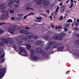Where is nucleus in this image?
Instances as JSON below:
<instances>
[{"instance_id": "nucleus-1", "label": "nucleus", "mask_w": 79, "mask_h": 79, "mask_svg": "<svg viewBox=\"0 0 79 79\" xmlns=\"http://www.w3.org/2000/svg\"><path fill=\"white\" fill-rule=\"evenodd\" d=\"M2 41H1L0 42V46H3V47H4V46H5V44H8L9 42L10 43V44H11V45H13V44H14L13 39V38L10 37L3 39L2 40Z\"/></svg>"}, {"instance_id": "nucleus-2", "label": "nucleus", "mask_w": 79, "mask_h": 79, "mask_svg": "<svg viewBox=\"0 0 79 79\" xmlns=\"http://www.w3.org/2000/svg\"><path fill=\"white\" fill-rule=\"evenodd\" d=\"M30 34H28L27 35H29L28 37H25V36H20V39L21 40H24V41H27V42H31V40L30 39H33L34 37V35L32 33L30 32Z\"/></svg>"}, {"instance_id": "nucleus-3", "label": "nucleus", "mask_w": 79, "mask_h": 79, "mask_svg": "<svg viewBox=\"0 0 79 79\" xmlns=\"http://www.w3.org/2000/svg\"><path fill=\"white\" fill-rule=\"evenodd\" d=\"M17 26V25H14L13 26V27H11L8 29V32L11 34H13L17 31V29H19V27ZM17 27V28H16V27Z\"/></svg>"}, {"instance_id": "nucleus-4", "label": "nucleus", "mask_w": 79, "mask_h": 79, "mask_svg": "<svg viewBox=\"0 0 79 79\" xmlns=\"http://www.w3.org/2000/svg\"><path fill=\"white\" fill-rule=\"evenodd\" d=\"M16 52H18L21 55H23L24 56H27V52L26 50H16Z\"/></svg>"}, {"instance_id": "nucleus-5", "label": "nucleus", "mask_w": 79, "mask_h": 79, "mask_svg": "<svg viewBox=\"0 0 79 79\" xmlns=\"http://www.w3.org/2000/svg\"><path fill=\"white\" fill-rule=\"evenodd\" d=\"M36 52L37 53H41V55H42L43 57H44L47 59V56H48L47 55V52H45L44 51L41 50L40 51H39V50H36Z\"/></svg>"}, {"instance_id": "nucleus-6", "label": "nucleus", "mask_w": 79, "mask_h": 79, "mask_svg": "<svg viewBox=\"0 0 79 79\" xmlns=\"http://www.w3.org/2000/svg\"><path fill=\"white\" fill-rule=\"evenodd\" d=\"M9 17V14L7 11H6L1 16V18L2 20H3V19H7Z\"/></svg>"}, {"instance_id": "nucleus-7", "label": "nucleus", "mask_w": 79, "mask_h": 79, "mask_svg": "<svg viewBox=\"0 0 79 79\" xmlns=\"http://www.w3.org/2000/svg\"><path fill=\"white\" fill-rule=\"evenodd\" d=\"M50 38H52L54 40H61L63 39L62 37H59V35L56 34H55L52 37H50Z\"/></svg>"}, {"instance_id": "nucleus-8", "label": "nucleus", "mask_w": 79, "mask_h": 79, "mask_svg": "<svg viewBox=\"0 0 79 79\" xmlns=\"http://www.w3.org/2000/svg\"><path fill=\"white\" fill-rule=\"evenodd\" d=\"M55 44H56V42L55 41H49V43L48 44L47 47L46 48V50H49V49L51 48V46H52V45H55Z\"/></svg>"}, {"instance_id": "nucleus-9", "label": "nucleus", "mask_w": 79, "mask_h": 79, "mask_svg": "<svg viewBox=\"0 0 79 79\" xmlns=\"http://www.w3.org/2000/svg\"><path fill=\"white\" fill-rule=\"evenodd\" d=\"M6 72V68H3L0 69V79H2L3 77V76H4V74H5Z\"/></svg>"}, {"instance_id": "nucleus-10", "label": "nucleus", "mask_w": 79, "mask_h": 79, "mask_svg": "<svg viewBox=\"0 0 79 79\" xmlns=\"http://www.w3.org/2000/svg\"><path fill=\"white\" fill-rule=\"evenodd\" d=\"M19 32L21 34H24L25 35H27L28 34H31L30 32L28 31L27 30H25L23 29H20Z\"/></svg>"}, {"instance_id": "nucleus-11", "label": "nucleus", "mask_w": 79, "mask_h": 79, "mask_svg": "<svg viewBox=\"0 0 79 79\" xmlns=\"http://www.w3.org/2000/svg\"><path fill=\"white\" fill-rule=\"evenodd\" d=\"M43 4L44 6H47L50 5V2L48 1V0H43Z\"/></svg>"}, {"instance_id": "nucleus-12", "label": "nucleus", "mask_w": 79, "mask_h": 79, "mask_svg": "<svg viewBox=\"0 0 79 79\" xmlns=\"http://www.w3.org/2000/svg\"><path fill=\"white\" fill-rule=\"evenodd\" d=\"M43 44H44V42L42 41H39L38 40L36 41L35 43V44L37 45H39L40 46H42L43 45Z\"/></svg>"}, {"instance_id": "nucleus-13", "label": "nucleus", "mask_w": 79, "mask_h": 79, "mask_svg": "<svg viewBox=\"0 0 79 79\" xmlns=\"http://www.w3.org/2000/svg\"><path fill=\"white\" fill-rule=\"evenodd\" d=\"M30 58L32 60H33V61H37V60H39V57L37 56H34L30 57Z\"/></svg>"}, {"instance_id": "nucleus-14", "label": "nucleus", "mask_w": 79, "mask_h": 79, "mask_svg": "<svg viewBox=\"0 0 79 79\" xmlns=\"http://www.w3.org/2000/svg\"><path fill=\"white\" fill-rule=\"evenodd\" d=\"M14 3H15L16 4H14V6L15 7H18L19 5V0H14Z\"/></svg>"}, {"instance_id": "nucleus-15", "label": "nucleus", "mask_w": 79, "mask_h": 79, "mask_svg": "<svg viewBox=\"0 0 79 79\" xmlns=\"http://www.w3.org/2000/svg\"><path fill=\"white\" fill-rule=\"evenodd\" d=\"M68 52H69L70 53H71L73 55H76V53H77V52L76 50H68Z\"/></svg>"}, {"instance_id": "nucleus-16", "label": "nucleus", "mask_w": 79, "mask_h": 79, "mask_svg": "<svg viewBox=\"0 0 79 79\" xmlns=\"http://www.w3.org/2000/svg\"><path fill=\"white\" fill-rule=\"evenodd\" d=\"M42 39H44L45 40H48V41L51 40H52L51 38H50V36H48L47 35H46V36L44 37H42Z\"/></svg>"}, {"instance_id": "nucleus-17", "label": "nucleus", "mask_w": 79, "mask_h": 79, "mask_svg": "<svg viewBox=\"0 0 79 79\" xmlns=\"http://www.w3.org/2000/svg\"><path fill=\"white\" fill-rule=\"evenodd\" d=\"M16 42L18 45H21L23 43V41L20 40H16Z\"/></svg>"}, {"instance_id": "nucleus-18", "label": "nucleus", "mask_w": 79, "mask_h": 79, "mask_svg": "<svg viewBox=\"0 0 79 79\" xmlns=\"http://www.w3.org/2000/svg\"><path fill=\"white\" fill-rule=\"evenodd\" d=\"M65 9H66V6H61L60 9V12L61 13H63L64 10H65Z\"/></svg>"}, {"instance_id": "nucleus-19", "label": "nucleus", "mask_w": 79, "mask_h": 79, "mask_svg": "<svg viewBox=\"0 0 79 79\" xmlns=\"http://www.w3.org/2000/svg\"><path fill=\"white\" fill-rule=\"evenodd\" d=\"M59 37H65L66 35V34L64 32H62L59 34Z\"/></svg>"}, {"instance_id": "nucleus-20", "label": "nucleus", "mask_w": 79, "mask_h": 79, "mask_svg": "<svg viewBox=\"0 0 79 79\" xmlns=\"http://www.w3.org/2000/svg\"><path fill=\"white\" fill-rule=\"evenodd\" d=\"M24 45L26 46L27 50H31V45L24 44Z\"/></svg>"}, {"instance_id": "nucleus-21", "label": "nucleus", "mask_w": 79, "mask_h": 79, "mask_svg": "<svg viewBox=\"0 0 79 79\" xmlns=\"http://www.w3.org/2000/svg\"><path fill=\"white\" fill-rule=\"evenodd\" d=\"M36 2L37 4L40 5H41V3H42V0H36Z\"/></svg>"}, {"instance_id": "nucleus-22", "label": "nucleus", "mask_w": 79, "mask_h": 79, "mask_svg": "<svg viewBox=\"0 0 79 79\" xmlns=\"http://www.w3.org/2000/svg\"><path fill=\"white\" fill-rule=\"evenodd\" d=\"M0 7H1V9H2V10H3L6 8V6H4V3H3L2 4L0 5Z\"/></svg>"}, {"instance_id": "nucleus-23", "label": "nucleus", "mask_w": 79, "mask_h": 79, "mask_svg": "<svg viewBox=\"0 0 79 79\" xmlns=\"http://www.w3.org/2000/svg\"><path fill=\"white\" fill-rule=\"evenodd\" d=\"M74 36L77 37V38H79V33H75L74 34Z\"/></svg>"}, {"instance_id": "nucleus-24", "label": "nucleus", "mask_w": 79, "mask_h": 79, "mask_svg": "<svg viewBox=\"0 0 79 79\" xmlns=\"http://www.w3.org/2000/svg\"><path fill=\"white\" fill-rule=\"evenodd\" d=\"M15 19L16 21H21V19L19 17H15Z\"/></svg>"}, {"instance_id": "nucleus-25", "label": "nucleus", "mask_w": 79, "mask_h": 79, "mask_svg": "<svg viewBox=\"0 0 79 79\" xmlns=\"http://www.w3.org/2000/svg\"><path fill=\"white\" fill-rule=\"evenodd\" d=\"M29 51H30L31 55H33V54L35 53V51L33 50H30Z\"/></svg>"}, {"instance_id": "nucleus-26", "label": "nucleus", "mask_w": 79, "mask_h": 79, "mask_svg": "<svg viewBox=\"0 0 79 79\" xmlns=\"http://www.w3.org/2000/svg\"><path fill=\"white\" fill-rule=\"evenodd\" d=\"M13 3V0H12L10 2L8 3V6H10V5H12Z\"/></svg>"}, {"instance_id": "nucleus-27", "label": "nucleus", "mask_w": 79, "mask_h": 79, "mask_svg": "<svg viewBox=\"0 0 79 79\" xmlns=\"http://www.w3.org/2000/svg\"><path fill=\"white\" fill-rule=\"evenodd\" d=\"M70 26V23H67L64 25V27H69Z\"/></svg>"}, {"instance_id": "nucleus-28", "label": "nucleus", "mask_w": 79, "mask_h": 79, "mask_svg": "<svg viewBox=\"0 0 79 79\" xmlns=\"http://www.w3.org/2000/svg\"><path fill=\"white\" fill-rule=\"evenodd\" d=\"M10 14H13V13H15V11H14V10L13 9H11L10 10Z\"/></svg>"}, {"instance_id": "nucleus-29", "label": "nucleus", "mask_w": 79, "mask_h": 79, "mask_svg": "<svg viewBox=\"0 0 79 79\" xmlns=\"http://www.w3.org/2000/svg\"><path fill=\"white\" fill-rule=\"evenodd\" d=\"M64 49V46H62L59 48L57 50H63Z\"/></svg>"}, {"instance_id": "nucleus-30", "label": "nucleus", "mask_w": 79, "mask_h": 79, "mask_svg": "<svg viewBox=\"0 0 79 79\" xmlns=\"http://www.w3.org/2000/svg\"><path fill=\"white\" fill-rule=\"evenodd\" d=\"M66 23H73V20L71 19H69L68 20H67Z\"/></svg>"}, {"instance_id": "nucleus-31", "label": "nucleus", "mask_w": 79, "mask_h": 79, "mask_svg": "<svg viewBox=\"0 0 79 79\" xmlns=\"http://www.w3.org/2000/svg\"><path fill=\"white\" fill-rule=\"evenodd\" d=\"M19 50H25L24 48L21 46H19L18 47Z\"/></svg>"}, {"instance_id": "nucleus-32", "label": "nucleus", "mask_w": 79, "mask_h": 79, "mask_svg": "<svg viewBox=\"0 0 79 79\" xmlns=\"http://www.w3.org/2000/svg\"><path fill=\"white\" fill-rule=\"evenodd\" d=\"M13 48H14V50H16L17 48V46H16L15 44L13 45Z\"/></svg>"}, {"instance_id": "nucleus-33", "label": "nucleus", "mask_w": 79, "mask_h": 79, "mask_svg": "<svg viewBox=\"0 0 79 79\" xmlns=\"http://www.w3.org/2000/svg\"><path fill=\"white\" fill-rule=\"evenodd\" d=\"M4 54H1L0 55V58H4Z\"/></svg>"}, {"instance_id": "nucleus-34", "label": "nucleus", "mask_w": 79, "mask_h": 79, "mask_svg": "<svg viewBox=\"0 0 79 79\" xmlns=\"http://www.w3.org/2000/svg\"><path fill=\"white\" fill-rule=\"evenodd\" d=\"M4 33V31L3 30L0 29V34H3Z\"/></svg>"}, {"instance_id": "nucleus-35", "label": "nucleus", "mask_w": 79, "mask_h": 79, "mask_svg": "<svg viewBox=\"0 0 79 79\" xmlns=\"http://www.w3.org/2000/svg\"><path fill=\"white\" fill-rule=\"evenodd\" d=\"M41 15H42V16H45V18H47V15L46 14H45L43 13H41Z\"/></svg>"}, {"instance_id": "nucleus-36", "label": "nucleus", "mask_w": 79, "mask_h": 79, "mask_svg": "<svg viewBox=\"0 0 79 79\" xmlns=\"http://www.w3.org/2000/svg\"><path fill=\"white\" fill-rule=\"evenodd\" d=\"M59 6H58L56 10V13H58V10H59Z\"/></svg>"}, {"instance_id": "nucleus-37", "label": "nucleus", "mask_w": 79, "mask_h": 79, "mask_svg": "<svg viewBox=\"0 0 79 79\" xmlns=\"http://www.w3.org/2000/svg\"><path fill=\"white\" fill-rule=\"evenodd\" d=\"M26 9H27V10H29V9L31 10H33V8H30L29 7H27Z\"/></svg>"}, {"instance_id": "nucleus-38", "label": "nucleus", "mask_w": 79, "mask_h": 79, "mask_svg": "<svg viewBox=\"0 0 79 79\" xmlns=\"http://www.w3.org/2000/svg\"><path fill=\"white\" fill-rule=\"evenodd\" d=\"M63 16H61L59 18V21H60L61 20H63Z\"/></svg>"}, {"instance_id": "nucleus-39", "label": "nucleus", "mask_w": 79, "mask_h": 79, "mask_svg": "<svg viewBox=\"0 0 79 79\" xmlns=\"http://www.w3.org/2000/svg\"><path fill=\"white\" fill-rule=\"evenodd\" d=\"M5 23L4 22H2L0 23V26H2V25H5Z\"/></svg>"}, {"instance_id": "nucleus-40", "label": "nucleus", "mask_w": 79, "mask_h": 79, "mask_svg": "<svg viewBox=\"0 0 79 79\" xmlns=\"http://www.w3.org/2000/svg\"><path fill=\"white\" fill-rule=\"evenodd\" d=\"M73 5H74V4H73V3H72V4L69 6V8H73Z\"/></svg>"}, {"instance_id": "nucleus-41", "label": "nucleus", "mask_w": 79, "mask_h": 79, "mask_svg": "<svg viewBox=\"0 0 79 79\" xmlns=\"http://www.w3.org/2000/svg\"><path fill=\"white\" fill-rule=\"evenodd\" d=\"M25 29H26V30H29L30 29V27H25Z\"/></svg>"}, {"instance_id": "nucleus-42", "label": "nucleus", "mask_w": 79, "mask_h": 79, "mask_svg": "<svg viewBox=\"0 0 79 79\" xmlns=\"http://www.w3.org/2000/svg\"><path fill=\"white\" fill-rule=\"evenodd\" d=\"M58 26V29H61V28H62V26L60 25H59Z\"/></svg>"}, {"instance_id": "nucleus-43", "label": "nucleus", "mask_w": 79, "mask_h": 79, "mask_svg": "<svg viewBox=\"0 0 79 79\" xmlns=\"http://www.w3.org/2000/svg\"><path fill=\"white\" fill-rule=\"evenodd\" d=\"M57 51V52H66L65 50L63 51V50H58Z\"/></svg>"}, {"instance_id": "nucleus-44", "label": "nucleus", "mask_w": 79, "mask_h": 79, "mask_svg": "<svg viewBox=\"0 0 79 79\" xmlns=\"http://www.w3.org/2000/svg\"><path fill=\"white\" fill-rule=\"evenodd\" d=\"M64 30L65 32H66V31H68V28H67V27L64 28Z\"/></svg>"}, {"instance_id": "nucleus-45", "label": "nucleus", "mask_w": 79, "mask_h": 79, "mask_svg": "<svg viewBox=\"0 0 79 79\" xmlns=\"http://www.w3.org/2000/svg\"><path fill=\"white\" fill-rule=\"evenodd\" d=\"M4 61H5V59H3L0 61L1 63H4Z\"/></svg>"}, {"instance_id": "nucleus-46", "label": "nucleus", "mask_w": 79, "mask_h": 79, "mask_svg": "<svg viewBox=\"0 0 79 79\" xmlns=\"http://www.w3.org/2000/svg\"><path fill=\"white\" fill-rule=\"evenodd\" d=\"M36 19H42V17L40 16L39 17H37Z\"/></svg>"}, {"instance_id": "nucleus-47", "label": "nucleus", "mask_w": 79, "mask_h": 79, "mask_svg": "<svg viewBox=\"0 0 79 79\" xmlns=\"http://www.w3.org/2000/svg\"><path fill=\"white\" fill-rule=\"evenodd\" d=\"M76 44H78V45H79V39L77 40Z\"/></svg>"}, {"instance_id": "nucleus-48", "label": "nucleus", "mask_w": 79, "mask_h": 79, "mask_svg": "<svg viewBox=\"0 0 79 79\" xmlns=\"http://www.w3.org/2000/svg\"><path fill=\"white\" fill-rule=\"evenodd\" d=\"M41 21H42V20L41 19H40L38 20L37 22L38 23H40Z\"/></svg>"}, {"instance_id": "nucleus-49", "label": "nucleus", "mask_w": 79, "mask_h": 79, "mask_svg": "<svg viewBox=\"0 0 79 79\" xmlns=\"http://www.w3.org/2000/svg\"><path fill=\"white\" fill-rule=\"evenodd\" d=\"M75 30H76V31H78L79 29L77 27H75V28L74 29Z\"/></svg>"}, {"instance_id": "nucleus-50", "label": "nucleus", "mask_w": 79, "mask_h": 79, "mask_svg": "<svg viewBox=\"0 0 79 79\" xmlns=\"http://www.w3.org/2000/svg\"><path fill=\"white\" fill-rule=\"evenodd\" d=\"M51 27H52V28H55V26L53 25V24H52L51 26Z\"/></svg>"}, {"instance_id": "nucleus-51", "label": "nucleus", "mask_w": 79, "mask_h": 79, "mask_svg": "<svg viewBox=\"0 0 79 79\" xmlns=\"http://www.w3.org/2000/svg\"><path fill=\"white\" fill-rule=\"evenodd\" d=\"M27 18V16L25 15L24 17H23V19H26V18Z\"/></svg>"}, {"instance_id": "nucleus-52", "label": "nucleus", "mask_w": 79, "mask_h": 79, "mask_svg": "<svg viewBox=\"0 0 79 79\" xmlns=\"http://www.w3.org/2000/svg\"><path fill=\"white\" fill-rule=\"evenodd\" d=\"M30 13V15H34V12H31Z\"/></svg>"}, {"instance_id": "nucleus-53", "label": "nucleus", "mask_w": 79, "mask_h": 79, "mask_svg": "<svg viewBox=\"0 0 79 79\" xmlns=\"http://www.w3.org/2000/svg\"><path fill=\"white\" fill-rule=\"evenodd\" d=\"M11 20H15V18L14 17H11Z\"/></svg>"}, {"instance_id": "nucleus-54", "label": "nucleus", "mask_w": 79, "mask_h": 79, "mask_svg": "<svg viewBox=\"0 0 79 79\" xmlns=\"http://www.w3.org/2000/svg\"><path fill=\"white\" fill-rule=\"evenodd\" d=\"M69 0H67V1L66 2V3H69Z\"/></svg>"}, {"instance_id": "nucleus-55", "label": "nucleus", "mask_w": 79, "mask_h": 79, "mask_svg": "<svg viewBox=\"0 0 79 79\" xmlns=\"http://www.w3.org/2000/svg\"><path fill=\"white\" fill-rule=\"evenodd\" d=\"M49 18H50V19H52L53 18V17H52V16L51 15L49 16Z\"/></svg>"}, {"instance_id": "nucleus-56", "label": "nucleus", "mask_w": 79, "mask_h": 79, "mask_svg": "<svg viewBox=\"0 0 79 79\" xmlns=\"http://www.w3.org/2000/svg\"><path fill=\"white\" fill-rule=\"evenodd\" d=\"M38 38V37H37V36H36L35 37H34V39H37Z\"/></svg>"}, {"instance_id": "nucleus-57", "label": "nucleus", "mask_w": 79, "mask_h": 79, "mask_svg": "<svg viewBox=\"0 0 79 79\" xmlns=\"http://www.w3.org/2000/svg\"><path fill=\"white\" fill-rule=\"evenodd\" d=\"M47 13H50V10H47Z\"/></svg>"}, {"instance_id": "nucleus-58", "label": "nucleus", "mask_w": 79, "mask_h": 79, "mask_svg": "<svg viewBox=\"0 0 79 79\" xmlns=\"http://www.w3.org/2000/svg\"><path fill=\"white\" fill-rule=\"evenodd\" d=\"M76 25L77 26V27H78V26H79V24H78V23H76Z\"/></svg>"}, {"instance_id": "nucleus-59", "label": "nucleus", "mask_w": 79, "mask_h": 79, "mask_svg": "<svg viewBox=\"0 0 79 79\" xmlns=\"http://www.w3.org/2000/svg\"><path fill=\"white\" fill-rule=\"evenodd\" d=\"M55 28L56 29H58V27H57L56 26V27H55Z\"/></svg>"}, {"instance_id": "nucleus-60", "label": "nucleus", "mask_w": 79, "mask_h": 79, "mask_svg": "<svg viewBox=\"0 0 79 79\" xmlns=\"http://www.w3.org/2000/svg\"><path fill=\"white\" fill-rule=\"evenodd\" d=\"M59 5L60 6H62V2H61L60 4H59Z\"/></svg>"}, {"instance_id": "nucleus-61", "label": "nucleus", "mask_w": 79, "mask_h": 79, "mask_svg": "<svg viewBox=\"0 0 79 79\" xmlns=\"http://www.w3.org/2000/svg\"><path fill=\"white\" fill-rule=\"evenodd\" d=\"M77 23H79V19H77Z\"/></svg>"}, {"instance_id": "nucleus-62", "label": "nucleus", "mask_w": 79, "mask_h": 79, "mask_svg": "<svg viewBox=\"0 0 79 79\" xmlns=\"http://www.w3.org/2000/svg\"><path fill=\"white\" fill-rule=\"evenodd\" d=\"M30 15H31V13H30L29 14H28L27 15V16H30Z\"/></svg>"}, {"instance_id": "nucleus-63", "label": "nucleus", "mask_w": 79, "mask_h": 79, "mask_svg": "<svg viewBox=\"0 0 79 79\" xmlns=\"http://www.w3.org/2000/svg\"><path fill=\"white\" fill-rule=\"evenodd\" d=\"M70 1L72 2V3H73V0H70Z\"/></svg>"}, {"instance_id": "nucleus-64", "label": "nucleus", "mask_w": 79, "mask_h": 79, "mask_svg": "<svg viewBox=\"0 0 79 79\" xmlns=\"http://www.w3.org/2000/svg\"><path fill=\"white\" fill-rule=\"evenodd\" d=\"M52 48H56V46H52Z\"/></svg>"}]
</instances>
